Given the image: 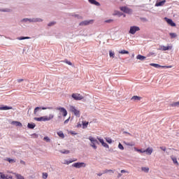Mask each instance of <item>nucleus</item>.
<instances>
[{
  "label": "nucleus",
  "mask_w": 179,
  "mask_h": 179,
  "mask_svg": "<svg viewBox=\"0 0 179 179\" xmlns=\"http://www.w3.org/2000/svg\"><path fill=\"white\" fill-rule=\"evenodd\" d=\"M172 106H173L174 107H177V106H179V101L173 103Z\"/></svg>",
  "instance_id": "09e8293b"
},
{
  "label": "nucleus",
  "mask_w": 179,
  "mask_h": 179,
  "mask_svg": "<svg viewBox=\"0 0 179 179\" xmlns=\"http://www.w3.org/2000/svg\"><path fill=\"white\" fill-rule=\"evenodd\" d=\"M0 12H5L7 13H9L12 12V8H0Z\"/></svg>",
  "instance_id": "aec40b11"
},
{
  "label": "nucleus",
  "mask_w": 179,
  "mask_h": 179,
  "mask_svg": "<svg viewBox=\"0 0 179 179\" xmlns=\"http://www.w3.org/2000/svg\"><path fill=\"white\" fill-rule=\"evenodd\" d=\"M117 148H118V149H120V150H124V145H122V144H121V143H119Z\"/></svg>",
  "instance_id": "ea45409f"
},
{
  "label": "nucleus",
  "mask_w": 179,
  "mask_h": 179,
  "mask_svg": "<svg viewBox=\"0 0 179 179\" xmlns=\"http://www.w3.org/2000/svg\"><path fill=\"white\" fill-rule=\"evenodd\" d=\"M93 20H87L81 22L82 26H88V24H93Z\"/></svg>",
  "instance_id": "ddd939ff"
},
{
  "label": "nucleus",
  "mask_w": 179,
  "mask_h": 179,
  "mask_svg": "<svg viewBox=\"0 0 179 179\" xmlns=\"http://www.w3.org/2000/svg\"><path fill=\"white\" fill-rule=\"evenodd\" d=\"M88 139L90 142L91 148H92L94 150L97 149V143H99L97 138L91 136L88 137Z\"/></svg>",
  "instance_id": "f03ea898"
},
{
  "label": "nucleus",
  "mask_w": 179,
  "mask_h": 179,
  "mask_svg": "<svg viewBox=\"0 0 179 179\" xmlns=\"http://www.w3.org/2000/svg\"><path fill=\"white\" fill-rule=\"evenodd\" d=\"M119 54H121L122 55H124L125 54L127 55L129 54V52L126 50H122L119 51Z\"/></svg>",
  "instance_id": "2f4dec72"
},
{
  "label": "nucleus",
  "mask_w": 179,
  "mask_h": 179,
  "mask_svg": "<svg viewBox=\"0 0 179 179\" xmlns=\"http://www.w3.org/2000/svg\"><path fill=\"white\" fill-rule=\"evenodd\" d=\"M57 134L58 135V136L59 138H61L62 139H64V138H65V134H64V132L59 131H57Z\"/></svg>",
  "instance_id": "c756f323"
},
{
  "label": "nucleus",
  "mask_w": 179,
  "mask_h": 179,
  "mask_svg": "<svg viewBox=\"0 0 179 179\" xmlns=\"http://www.w3.org/2000/svg\"><path fill=\"white\" fill-rule=\"evenodd\" d=\"M62 153L63 155H69L71 153V151H69V150H64L63 151H62Z\"/></svg>",
  "instance_id": "58836bf2"
},
{
  "label": "nucleus",
  "mask_w": 179,
  "mask_h": 179,
  "mask_svg": "<svg viewBox=\"0 0 179 179\" xmlns=\"http://www.w3.org/2000/svg\"><path fill=\"white\" fill-rule=\"evenodd\" d=\"M87 164L85 162H75L72 164V167L75 169H85Z\"/></svg>",
  "instance_id": "0eeeda50"
},
{
  "label": "nucleus",
  "mask_w": 179,
  "mask_h": 179,
  "mask_svg": "<svg viewBox=\"0 0 179 179\" xmlns=\"http://www.w3.org/2000/svg\"><path fill=\"white\" fill-rule=\"evenodd\" d=\"M82 124H83V129H86V128H87V127H89V122H87L86 120H83L82 122Z\"/></svg>",
  "instance_id": "5701e85b"
},
{
  "label": "nucleus",
  "mask_w": 179,
  "mask_h": 179,
  "mask_svg": "<svg viewBox=\"0 0 179 179\" xmlns=\"http://www.w3.org/2000/svg\"><path fill=\"white\" fill-rule=\"evenodd\" d=\"M52 24H54V22H52L51 24H50L49 26H51Z\"/></svg>",
  "instance_id": "4d7b16f0"
},
{
  "label": "nucleus",
  "mask_w": 179,
  "mask_h": 179,
  "mask_svg": "<svg viewBox=\"0 0 179 179\" xmlns=\"http://www.w3.org/2000/svg\"><path fill=\"white\" fill-rule=\"evenodd\" d=\"M159 50H161V51H170V50H173V45H161L159 47Z\"/></svg>",
  "instance_id": "9d476101"
},
{
  "label": "nucleus",
  "mask_w": 179,
  "mask_h": 179,
  "mask_svg": "<svg viewBox=\"0 0 179 179\" xmlns=\"http://www.w3.org/2000/svg\"><path fill=\"white\" fill-rule=\"evenodd\" d=\"M27 128H29V129H34V128H36V124L34 122L28 123Z\"/></svg>",
  "instance_id": "b1692460"
},
{
  "label": "nucleus",
  "mask_w": 179,
  "mask_h": 179,
  "mask_svg": "<svg viewBox=\"0 0 179 179\" xmlns=\"http://www.w3.org/2000/svg\"><path fill=\"white\" fill-rule=\"evenodd\" d=\"M109 57L112 59H113V58H115V52H114V50H109Z\"/></svg>",
  "instance_id": "393cba45"
},
{
  "label": "nucleus",
  "mask_w": 179,
  "mask_h": 179,
  "mask_svg": "<svg viewBox=\"0 0 179 179\" xmlns=\"http://www.w3.org/2000/svg\"><path fill=\"white\" fill-rule=\"evenodd\" d=\"M52 107H49V108H46V107H36L35 108L34 110V114L37 115V113H38V111H41V110H52Z\"/></svg>",
  "instance_id": "1a4fd4ad"
},
{
  "label": "nucleus",
  "mask_w": 179,
  "mask_h": 179,
  "mask_svg": "<svg viewBox=\"0 0 179 179\" xmlns=\"http://www.w3.org/2000/svg\"><path fill=\"white\" fill-rule=\"evenodd\" d=\"M171 38H176L177 34L176 33L171 32L169 33Z\"/></svg>",
  "instance_id": "c9c22d12"
},
{
  "label": "nucleus",
  "mask_w": 179,
  "mask_h": 179,
  "mask_svg": "<svg viewBox=\"0 0 179 179\" xmlns=\"http://www.w3.org/2000/svg\"><path fill=\"white\" fill-rule=\"evenodd\" d=\"M120 9L122 12H124V13H127L128 15H131V13H132V10L127 6H120Z\"/></svg>",
  "instance_id": "6e6552de"
},
{
  "label": "nucleus",
  "mask_w": 179,
  "mask_h": 179,
  "mask_svg": "<svg viewBox=\"0 0 179 179\" xmlns=\"http://www.w3.org/2000/svg\"><path fill=\"white\" fill-rule=\"evenodd\" d=\"M24 23H33V18H24L22 20Z\"/></svg>",
  "instance_id": "bb28decb"
},
{
  "label": "nucleus",
  "mask_w": 179,
  "mask_h": 179,
  "mask_svg": "<svg viewBox=\"0 0 179 179\" xmlns=\"http://www.w3.org/2000/svg\"><path fill=\"white\" fill-rule=\"evenodd\" d=\"M71 98L77 101H80V100H83L85 99V96L80 93H73L71 94Z\"/></svg>",
  "instance_id": "20e7f679"
},
{
  "label": "nucleus",
  "mask_w": 179,
  "mask_h": 179,
  "mask_svg": "<svg viewBox=\"0 0 179 179\" xmlns=\"http://www.w3.org/2000/svg\"><path fill=\"white\" fill-rule=\"evenodd\" d=\"M150 66H154V68H173L172 66H161L157 64L151 63L150 64Z\"/></svg>",
  "instance_id": "f8f14e48"
},
{
  "label": "nucleus",
  "mask_w": 179,
  "mask_h": 179,
  "mask_svg": "<svg viewBox=\"0 0 179 179\" xmlns=\"http://www.w3.org/2000/svg\"><path fill=\"white\" fill-rule=\"evenodd\" d=\"M83 127V124L80 123H78L76 125V128H82Z\"/></svg>",
  "instance_id": "8fccbe9b"
},
{
  "label": "nucleus",
  "mask_w": 179,
  "mask_h": 179,
  "mask_svg": "<svg viewBox=\"0 0 179 179\" xmlns=\"http://www.w3.org/2000/svg\"><path fill=\"white\" fill-rule=\"evenodd\" d=\"M78 159L76 158L66 159L64 160V164H66L67 166L71 164V163H74V162H77Z\"/></svg>",
  "instance_id": "2eb2a0df"
},
{
  "label": "nucleus",
  "mask_w": 179,
  "mask_h": 179,
  "mask_svg": "<svg viewBox=\"0 0 179 179\" xmlns=\"http://www.w3.org/2000/svg\"><path fill=\"white\" fill-rule=\"evenodd\" d=\"M88 2H90V3L92 5H95V6H100V3L96 0H88Z\"/></svg>",
  "instance_id": "6ab92c4d"
},
{
  "label": "nucleus",
  "mask_w": 179,
  "mask_h": 179,
  "mask_svg": "<svg viewBox=\"0 0 179 179\" xmlns=\"http://www.w3.org/2000/svg\"><path fill=\"white\" fill-rule=\"evenodd\" d=\"M141 97L140 96H132V98H131V100L133 101H139L140 100H141Z\"/></svg>",
  "instance_id": "473e14b6"
},
{
  "label": "nucleus",
  "mask_w": 179,
  "mask_h": 179,
  "mask_svg": "<svg viewBox=\"0 0 179 179\" xmlns=\"http://www.w3.org/2000/svg\"><path fill=\"white\" fill-rule=\"evenodd\" d=\"M64 62L65 64H67V65L72 66V62H71V61L65 60Z\"/></svg>",
  "instance_id": "a18cd8bd"
},
{
  "label": "nucleus",
  "mask_w": 179,
  "mask_h": 179,
  "mask_svg": "<svg viewBox=\"0 0 179 179\" xmlns=\"http://www.w3.org/2000/svg\"><path fill=\"white\" fill-rule=\"evenodd\" d=\"M134 150L135 152H138V153H145V150H141V149L134 148Z\"/></svg>",
  "instance_id": "4c0bfd02"
},
{
  "label": "nucleus",
  "mask_w": 179,
  "mask_h": 179,
  "mask_svg": "<svg viewBox=\"0 0 179 179\" xmlns=\"http://www.w3.org/2000/svg\"><path fill=\"white\" fill-rule=\"evenodd\" d=\"M113 16H118L119 17H120V16H122V13H120L118 10H114L113 13Z\"/></svg>",
  "instance_id": "a878e982"
},
{
  "label": "nucleus",
  "mask_w": 179,
  "mask_h": 179,
  "mask_svg": "<svg viewBox=\"0 0 179 179\" xmlns=\"http://www.w3.org/2000/svg\"><path fill=\"white\" fill-rule=\"evenodd\" d=\"M69 120H71V116H69V118L64 122V124L66 125V124L69 122Z\"/></svg>",
  "instance_id": "de8ad7c7"
},
{
  "label": "nucleus",
  "mask_w": 179,
  "mask_h": 179,
  "mask_svg": "<svg viewBox=\"0 0 179 179\" xmlns=\"http://www.w3.org/2000/svg\"><path fill=\"white\" fill-rule=\"evenodd\" d=\"M72 179H75V178H72Z\"/></svg>",
  "instance_id": "bf43d9fd"
},
{
  "label": "nucleus",
  "mask_w": 179,
  "mask_h": 179,
  "mask_svg": "<svg viewBox=\"0 0 179 179\" xmlns=\"http://www.w3.org/2000/svg\"><path fill=\"white\" fill-rule=\"evenodd\" d=\"M105 141L106 142H107V143H109V145H111V143H114V141H113V139H111V138L110 137H106Z\"/></svg>",
  "instance_id": "cd10ccee"
},
{
  "label": "nucleus",
  "mask_w": 179,
  "mask_h": 179,
  "mask_svg": "<svg viewBox=\"0 0 179 179\" xmlns=\"http://www.w3.org/2000/svg\"><path fill=\"white\" fill-rule=\"evenodd\" d=\"M43 141H45V142H47L48 143H50V142H51V139L48 136H45L43 138Z\"/></svg>",
  "instance_id": "e433bc0d"
},
{
  "label": "nucleus",
  "mask_w": 179,
  "mask_h": 179,
  "mask_svg": "<svg viewBox=\"0 0 179 179\" xmlns=\"http://www.w3.org/2000/svg\"><path fill=\"white\" fill-rule=\"evenodd\" d=\"M0 178H1V179H5V178L8 179V177H6V176L4 175L3 173L0 172Z\"/></svg>",
  "instance_id": "a19ab883"
},
{
  "label": "nucleus",
  "mask_w": 179,
  "mask_h": 179,
  "mask_svg": "<svg viewBox=\"0 0 179 179\" xmlns=\"http://www.w3.org/2000/svg\"><path fill=\"white\" fill-rule=\"evenodd\" d=\"M42 178H43V179H47V178H48V173H43V174H42Z\"/></svg>",
  "instance_id": "79ce46f5"
},
{
  "label": "nucleus",
  "mask_w": 179,
  "mask_h": 179,
  "mask_svg": "<svg viewBox=\"0 0 179 179\" xmlns=\"http://www.w3.org/2000/svg\"><path fill=\"white\" fill-rule=\"evenodd\" d=\"M15 176H16L17 179H24V178H23V176H22L21 175H19V174H16Z\"/></svg>",
  "instance_id": "c03bdc74"
},
{
  "label": "nucleus",
  "mask_w": 179,
  "mask_h": 179,
  "mask_svg": "<svg viewBox=\"0 0 179 179\" xmlns=\"http://www.w3.org/2000/svg\"><path fill=\"white\" fill-rule=\"evenodd\" d=\"M104 173H114V171H113L112 169H106L105 170Z\"/></svg>",
  "instance_id": "37998d69"
},
{
  "label": "nucleus",
  "mask_w": 179,
  "mask_h": 179,
  "mask_svg": "<svg viewBox=\"0 0 179 179\" xmlns=\"http://www.w3.org/2000/svg\"><path fill=\"white\" fill-rule=\"evenodd\" d=\"M140 31H141V28L138 26L133 25L129 27V34L134 35L136 32Z\"/></svg>",
  "instance_id": "7ed1b4c3"
},
{
  "label": "nucleus",
  "mask_w": 179,
  "mask_h": 179,
  "mask_svg": "<svg viewBox=\"0 0 179 179\" xmlns=\"http://www.w3.org/2000/svg\"><path fill=\"white\" fill-rule=\"evenodd\" d=\"M127 146H134L135 144L131 143H127Z\"/></svg>",
  "instance_id": "603ef678"
},
{
  "label": "nucleus",
  "mask_w": 179,
  "mask_h": 179,
  "mask_svg": "<svg viewBox=\"0 0 179 179\" xmlns=\"http://www.w3.org/2000/svg\"><path fill=\"white\" fill-rule=\"evenodd\" d=\"M69 111L73 113L76 117H80V111L78 110V108L73 106H69Z\"/></svg>",
  "instance_id": "39448f33"
},
{
  "label": "nucleus",
  "mask_w": 179,
  "mask_h": 179,
  "mask_svg": "<svg viewBox=\"0 0 179 179\" xmlns=\"http://www.w3.org/2000/svg\"><path fill=\"white\" fill-rule=\"evenodd\" d=\"M9 178H10V179H12V176H9Z\"/></svg>",
  "instance_id": "13d9d810"
},
{
  "label": "nucleus",
  "mask_w": 179,
  "mask_h": 179,
  "mask_svg": "<svg viewBox=\"0 0 179 179\" xmlns=\"http://www.w3.org/2000/svg\"><path fill=\"white\" fill-rule=\"evenodd\" d=\"M164 3H166V0H162L161 1H158L155 3V6L159 7V6H164Z\"/></svg>",
  "instance_id": "4be33fe9"
},
{
  "label": "nucleus",
  "mask_w": 179,
  "mask_h": 179,
  "mask_svg": "<svg viewBox=\"0 0 179 179\" xmlns=\"http://www.w3.org/2000/svg\"><path fill=\"white\" fill-rule=\"evenodd\" d=\"M8 162H9V163H15V159H8Z\"/></svg>",
  "instance_id": "3c124183"
},
{
  "label": "nucleus",
  "mask_w": 179,
  "mask_h": 179,
  "mask_svg": "<svg viewBox=\"0 0 179 179\" xmlns=\"http://www.w3.org/2000/svg\"><path fill=\"white\" fill-rule=\"evenodd\" d=\"M141 171H143V173H149L150 169L148 166H143V167H141Z\"/></svg>",
  "instance_id": "c85d7f7f"
},
{
  "label": "nucleus",
  "mask_w": 179,
  "mask_h": 179,
  "mask_svg": "<svg viewBox=\"0 0 179 179\" xmlns=\"http://www.w3.org/2000/svg\"><path fill=\"white\" fill-rule=\"evenodd\" d=\"M29 38H30V37H29V36H20V37L17 38V39H18L19 41L29 40Z\"/></svg>",
  "instance_id": "72a5a7b5"
},
{
  "label": "nucleus",
  "mask_w": 179,
  "mask_h": 179,
  "mask_svg": "<svg viewBox=\"0 0 179 179\" xmlns=\"http://www.w3.org/2000/svg\"><path fill=\"white\" fill-rule=\"evenodd\" d=\"M144 152L146 155H150L153 153V148L152 147H149L146 150H144Z\"/></svg>",
  "instance_id": "f3484780"
},
{
  "label": "nucleus",
  "mask_w": 179,
  "mask_h": 179,
  "mask_svg": "<svg viewBox=\"0 0 179 179\" xmlns=\"http://www.w3.org/2000/svg\"><path fill=\"white\" fill-rule=\"evenodd\" d=\"M161 149L164 150V152H166V148H161Z\"/></svg>",
  "instance_id": "864d4df0"
},
{
  "label": "nucleus",
  "mask_w": 179,
  "mask_h": 179,
  "mask_svg": "<svg viewBox=\"0 0 179 179\" xmlns=\"http://www.w3.org/2000/svg\"><path fill=\"white\" fill-rule=\"evenodd\" d=\"M57 111H59L60 115H62V117H66V115H68V110H66V109H65V108L62 107V106H59L57 108Z\"/></svg>",
  "instance_id": "423d86ee"
},
{
  "label": "nucleus",
  "mask_w": 179,
  "mask_h": 179,
  "mask_svg": "<svg viewBox=\"0 0 179 179\" xmlns=\"http://www.w3.org/2000/svg\"><path fill=\"white\" fill-rule=\"evenodd\" d=\"M71 134H72L73 135H76V133H75L74 131L71 132Z\"/></svg>",
  "instance_id": "5fc2aeb1"
},
{
  "label": "nucleus",
  "mask_w": 179,
  "mask_h": 179,
  "mask_svg": "<svg viewBox=\"0 0 179 179\" xmlns=\"http://www.w3.org/2000/svg\"><path fill=\"white\" fill-rule=\"evenodd\" d=\"M0 110H12V107H10V106H2V107H0Z\"/></svg>",
  "instance_id": "f704fd0d"
},
{
  "label": "nucleus",
  "mask_w": 179,
  "mask_h": 179,
  "mask_svg": "<svg viewBox=\"0 0 179 179\" xmlns=\"http://www.w3.org/2000/svg\"><path fill=\"white\" fill-rule=\"evenodd\" d=\"M165 20H166V23H168V24H169V26H171L172 27H176V23H174L173 20L165 17Z\"/></svg>",
  "instance_id": "4468645a"
},
{
  "label": "nucleus",
  "mask_w": 179,
  "mask_h": 179,
  "mask_svg": "<svg viewBox=\"0 0 179 179\" xmlns=\"http://www.w3.org/2000/svg\"><path fill=\"white\" fill-rule=\"evenodd\" d=\"M55 115L53 113H50L48 115L41 116L40 117H34V120L35 121H38V122H45L47 121H51V120L54 119Z\"/></svg>",
  "instance_id": "f257e3e1"
},
{
  "label": "nucleus",
  "mask_w": 179,
  "mask_h": 179,
  "mask_svg": "<svg viewBox=\"0 0 179 179\" xmlns=\"http://www.w3.org/2000/svg\"><path fill=\"white\" fill-rule=\"evenodd\" d=\"M136 58L138 61H145L146 60V57H145L142 55H138Z\"/></svg>",
  "instance_id": "a211bd4d"
},
{
  "label": "nucleus",
  "mask_w": 179,
  "mask_h": 179,
  "mask_svg": "<svg viewBox=\"0 0 179 179\" xmlns=\"http://www.w3.org/2000/svg\"><path fill=\"white\" fill-rule=\"evenodd\" d=\"M121 176H122V174H121V173L118 174V177H121Z\"/></svg>",
  "instance_id": "6e6d98bb"
},
{
  "label": "nucleus",
  "mask_w": 179,
  "mask_h": 179,
  "mask_svg": "<svg viewBox=\"0 0 179 179\" xmlns=\"http://www.w3.org/2000/svg\"><path fill=\"white\" fill-rule=\"evenodd\" d=\"M11 124L14 125V127H19V128H22V127H23V124L19 121H13L11 122Z\"/></svg>",
  "instance_id": "dca6fc26"
},
{
  "label": "nucleus",
  "mask_w": 179,
  "mask_h": 179,
  "mask_svg": "<svg viewBox=\"0 0 179 179\" xmlns=\"http://www.w3.org/2000/svg\"><path fill=\"white\" fill-rule=\"evenodd\" d=\"M171 159L173 161V164H175V166H179V163H178V161L177 160V157L174 156H171Z\"/></svg>",
  "instance_id": "412c9836"
},
{
  "label": "nucleus",
  "mask_w": 179,
  "mask_h": 179,
  "mask_svg": "<svg viewBox=\"0 0 179 179\" xmlns=\"http://www.w3.org/2000/svg\"><path fill=\"white\" fill-rule=\"evenodd\" d=\"M37 22H43V19L42 18H32V23H36Z\"/></svg>",
  "instance_id": "7c9ffc66"
},
{
  "label": "nucleus",
  "mask_w": 179,
  "mask_h": 179,
  "mask_svg": "<svg viewBox=\"0 0 179 179\" xmlns=\"http://www.w3.org/2000/svg\"><path fill=\"white\" fill-rule=\"evenodd\" d=\"M120 173H121L122 174H128L129 172L128 171H127V170H122V171H120Z\"/></svg>",
  "instance_id": "49530a36"
},
{
  "label": "nucleus",
  "mask_w": 179,
  "mask_h": 179,
  "mask_svg": "<svg viewBox=\"0 0 179 179\" xmlns=\"http://www.w3.org/2000/svg\"><path fill=\"white\" fill-rule=\"evenodd\" d=\"M99 142L101 143V145L105 148V149H110V145H108V144H107V143H106V141H104V139L103 138H98Z\"/></svg>",
  "instance_id": "9b49d317"
}]
</instances>
